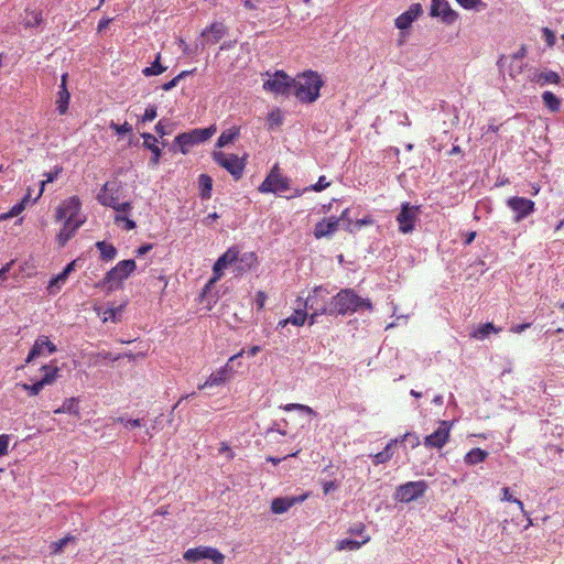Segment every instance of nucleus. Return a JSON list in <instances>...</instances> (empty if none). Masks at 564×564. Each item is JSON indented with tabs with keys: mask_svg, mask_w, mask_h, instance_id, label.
I'll list each match as a JSON object with an SVG mask.
<instances>
[{
	"mask_svg": "<svg viewBox=\"0 0 564 564\" xmlns=\"http://www.w3.org/2000/svg\"><path fill=\"white\" fill-rule=\"evenodd\" d=\"M292 94L302 104H312L319 98L324 82L314 70H305L293 78Z\"/></svg>",
	"mask_w": 564,
	"mask_h": 564,
	"instance_id": "obj_1",
	"label": "nucleus"
},
{
	"mask_svg": "<svg viewBox=\"0 0 564 564\" xmlns=\"http://www.w3.org/2000/svg\"><path fill=\"white\" fill-rule=\"evenodd\" d=\"M372 310L370 300L360 297L352 289H341L333 295L334 315L352 314L359 310Z\"/></svg>",
	"mask_w": 564,
	"mask_h": 564,
	"instance_id": "obj_2",
	"label": "nucleus"
},
{
	"mask_svg": "<svg viewBox=\"0 0 564 564\" xmlns=\"http://www.w3.org/2000/svg\"><path fill=\"white\" fill-rule=\"evenodd\" d=\"M304 307L315 312V315H334L333 296L324 285H317L304 301Z\"/></svg>",
	"mask_w": 564,
	"mask_h": 564,
	"instance_id": "obj_3",
	"label": "nucleus"
},
{
	"mask_svg": "<svg viewBox=\"0 0 564 564\" xmlns=\"http://www.w3.org/2000/svg\"><path fill=\"white\" fill-rule=\"evenodd\" d=\"M120 186L117 182H106L97 195V200L106 207L113 208L117 213L128 214L132 210L130 202L120 203Z\"/></svg>",
	"mask_w": 564,
	"mask_h": 564,
	"instance_id": "obj_4",
	"label": "nucleus"
},
{
	"mask_svg": "<svg viewBox=\"0 0 564 564\" xmlns=\"http://www.w3.org/2000/svg\"><path fill=\"white\" fill-rule=\"evenodd\" d=\"M183 558L188 563H198L202 560H210L213 564H224L225 555L216 547L199 545L191 547L183 553Z\"/></svg>",
	"mask_w": 564,
	"mask_h": 564,
	"instance_id": "obj_5",
	"label": "nucleus"
},
{
	"mask_svg": "<svg viewBox=\"0 0 564 564\" xmlns=\"http://www.w3.org/2000/svg\"><path fill=\"white\" fill-rule=\"evenodd\" d=\"M215 132V127L194 129L189 132L180 133L175 138V143L180 147L181 152L186 154L191 147L208 140Z\"/></svg>",
	"mask_w": 564,
	"mask_h": 564,
	"instance_id": "obj_6",
	"label": "nucleus"
},
{
	"mask_svg": "<svg viewBox=\"0 0 564 564\" xmlns=\"http://www.w3.org/2000/svg\"><path fill=\"white\" fill-rule=\"evenodd\" d=\"M293 78L284 70H276L268 80L263 83V89L268 93L281 96H289L293 89Z\"/></svg>",
	"mask_w": 564,
	"mask_h": 564,
	"instance_id": "obj_7",
	"label": "nucleus"
},
{
	"mask_svg": "<svg viewBox=\"0 0 564 564\" xmlns=\"http://www.w3.org/2000/svg\"><path fill=\"white\" fill-rule=\"evenodd\" d=\"M420 207L411 205L409 202L401 204V209L395 217L399 231L402 234H411L419 220Z\"/></svg>",
	"mask_w": 564,
	"mask_h": 564,
	"instance_id": "obj_8",
	"label": "nucleus"
},
{
	"mask_svg": "<svg viewBox=\"0 0 564 564\" xmlns=\"http://www.w3.org/2000/svg\"><path fill=\"white\" fill-rule=\"evenodd\" d=\"M82 208V203L78 196H70L64 199L56 208L55 218L57 221H78L85 220V218L79 217V212Z\"/></svg>",
	"mask_w": 564,
	"mask_h": 564,
	"instance_id": "obj_9",
	"label": "nucleus"
},
{
	"mask_svg": "<svg viewBox=\"0 0 564 564\" xmlns=\"http://www.w3.org/2000/svg\"><path fill=\"white\" fill-rule=\"evenodd\" d=\"M213 158L215 162L221 167L226 169L235 180H239L242 176L246 163L243 159H240L236 154H226L224 152H214Z\"/></svg>",
	"mask_w": 564,
	"mask_h": 564,
	"instance_id": "obj_10",
	"label": "nucleus"
},
{
	"mask_svg": "<svg viewBox=\"0 0 564 564\" xmlns=\"http://www.w3.org/2000/svg\"><path fill=\"white\" fill-rule=\"evenodd\" d=\"M289 187V180L281 174L278 165H274L259 186V191L261 193H281L288 191Z\"/></svg>",
	"mask_w": 564,
	"mask_h": 564,
	"instance_id": "obj_11",
	"label": "nucleus"
},
{
	"mask_svg": "<svg viewBox=\"0 0 564 564\" xmlns=\"http://www.w3.org/2000/svg\"><path fill=\"white\" fill-rule=\"evenodd\" d=\"M427 489L424 480L409 481L398 487L395 498L402 502H410L423 496Z\"/></svg>",
	"mask_w": 564,
	"mask_h": 564,
	"instance_id": "obj_12",
	"label": "nucleus"
},
{
	"mask_svg": "<svg viewBox=\"0 0 564 564\" xmlns=\"http://www.w3.org/2000/svg\"><path fill=\"white\" fill-rule=\"evenodd\" d=\"M245 354V350H240L238 354L231 356L228 360V362L220 367L217 371L213 372L204 383L198 386L199 390L210 388V387H218L225 384L232 372V369L229 367V362L234 361L235 359L241 357Z\"/></svg>",
	"mask_w": 564,
	"mask_h": 564,
	"instance_id": "obj_13",
	"label": "nucleus"
},
{
	"mask_svg": "<svg viewBox=\"0 0 564 564\" xmlns=\"http://www.w3.org/2000/svg\"><path fill=\"white\" fill-rule=\"evenodd\" d=\"M135 268V261L132 259L119 261L115 268L106 273L104 282L110 284V286L115 283H120L122 280L127 279Z\"/></svg>",
	"mask_w": 564,
	"mask_h": 564,
	"instance_id": "obj_14",
	"label": "nucleus"
},
{
	"mask_svg": "<svg viewBox=\"0 0 564 564\" xmlns=\"http://www.w3.org/2000/svg\"><path fill=\"white\" fill-rule=\"evenodd\" d=\"M507 206L516 214L514 221L519 223L535 209V203L525 197L513 196L508 198Z\"/></svg>",
	"mask_w": 564,
	"mask_h": 564,
	"instance_id": "obj_15",
	"label": "nucleus"
},
{
	"mask_svg": "<svg viewBox=\"0 0 564 564\" xmlns=\"http://www.w3.org/2000/svg\"><path fill=\"white\" fill-rule=\"evenodd\" d=\"M451 429V422L441 421L436 431L424 438V445L429 448H442L448 442Z\"/></svg>",
	"mask_w": 564,
	"mask_h": 564,
	"instance_id": "obj_16",
	"label": "nucleus"
},
{
	"mask_svg": "<svg viewBox=\"0 0 564 564\" xmlns=\"http://www.w3.org/2000/svg\"><path fill=\"white\" fill-rule=\"evenodd\" d=\"M239 250L236 247H231L227 249L225 253H223L213 267V279L210 282L218 281L224 275V270L238 260Z\"/></svg>",
	"mask_w": 564,
	"mask_h": 564,
	"instance_id": "obj_17",
	"label": "nucleus"
},
{
	"mask_svg": "<svg viewBox=\"0 0 564 564\" xmlns=\"http://www.w3.org/2000/svg\"><path fill=\"white\" fill-rule=\"evenodd\" d=\"M430 14L441 18L446 24H453L458 18V13L451 8L446 0H432Z\"/></svg>",
	"mask_w": 564,
	"mask_h": 564,
	"instance_id": "obj_18",
	"label": "nucleus"
},
{
	"mask_svg": "<svg viewBox=\"0 0 564 564\" xmlns=\"http://www.w3.org/2000/svg\"><path fill=\"white\" fill-rule=\"evenodd\" d=\"M56 350V345L52 343L47 336L42 335L35 339L26 357V362H31L33 359L40 356L51 355Z\"/></svg>",
	"mask_w": 564,
	"mask_h": 564,
	"instance_id": "obj_19",
	"label": "nucleus"
},
{
	"mask_svg": "<svg viewBox=\"0 0 564 564\" xmlns=\"http://www.w3.org/2000/svg\"><path fill=\"white\" fill-rule=\"evenodd\" d=\"M340 218L335 216L323 218L318 223H316L314 227V237L316 239H321L324 237H329L335 234L339 228Z\"/></svg>",
	"mask_w": 564,
	"mask_h": 564,
	"instance_id": "obj_20",
	"label": "nucleus"
},
{
	"mask_svg": "<svg viewBox=\"0 0 564 564\" xmlns=\"http://www.w3.org/2000/svg\"><path fill=\"white\" fill-rule=\"evenodd\" d=\"M227 26L221 22H213L208 28L203 30L202 36L205 37L206 43L215 44L219 42L227 34Z\"/></svg>",
	"mask_w": 564,
	"mask_h": 564,
	"instance_id": "obj_21",
	"label": "nucleus"
},
{
	"mask_svg": "<svg viewBox=\"0 0 564 564\" xmlns=\"http://www.w3.org/2000/svg\"><path fill=\"white\" fill-rule=\"evenodd\" d=\"M422 7L420 3H413L409 10L400 14L395 19V26L400 30L408 29L412 22L421 14Z\"/></svg>",
	"mask_w": 564,
	"mask_h": 564,
	"instance_id": "obj_22",
	"label": "nucleus"
},
{
	"mask_svg": "<svg viewBox=\"0 0 564 564\" xmlns=\"http://www.w3.org/2000/svg\"><path fill=\"white\" fill-rule=\"evenodd\" d=\"M305 496L301 497H278L271 502V511L275 514H282L291 509L295 503L302 502Z\"/></svg>",
	"mask_w": 564,
	"mask_h": 564,
	"instance_id": "obj_23",
	"label": "nucleus"
},
{
	"mask_svg": "<svg viewBox=\"0 0 564 564\" xmlns=\"http://www.w3.org/2000/svg\"><path fill=\"white\" fill-rule=\"evenodd\" d=\"M69 100H70V94L67 89V74H64L62 76L59 90L57 93V98L55 101L57 111L59 115H65L67 112L68 106H69Z\"/></svg>",
	"mask_w": 564,
	"mask_h": 564,
	"instance_id": "obj_24",
	"label": "nucleus"
},
{
	"mask_svg": "<svg viewBox=\"0 0 564 564\" xmlns=\"http://www.w3.org/2000/svg\"><path fill=\"white\" fill-rule=\"evenodd\" d=\"M85 223V220L74 221H64L63 228L56 236V240L59 247H64L69 239H72L78 228Z\"/></svg>",
	"mask_w": 564,
	"mask_h": 564,
	"instance_id": "obj_25",
	"label": "nucleus"
},
{
	"mask_svg": "<svg viewBox=\"0 0 564 564\" xmlns=\"http://www.w3.org/2000/svg\"><path fill=\"white\" fill-rule=\"evenodd\" d=\"M143 145L152 152V156L150 159V164L152 166L158 165L161 158V149L158 145L156 138L151 133H142Z\"/></svg>",
	"mask_w": 564,
	"mask_h": 564,
	"instance_id": "obj_26",
	"label": "nucleus"
},
{
	"mask_svg": "<svg viewBox=\"0 0 564 564\" xmlns=\"http://www.w3.org/2000/svg\"><path fill=\"white\" fill-rule=\"evenodd\" d=\"M41 371L43 372L41 381L44 386L53 384L61 377V369L53 361L43 365Z\"/></svg>",
	"mask_w": 564,
	"mask_h": 564,
	"instance_id": "obj_27",
	"label": "nucleus"
},
{
	"mask_svg": "<svg viewBox=\"0 0 564 564\" xmlns=\"http://www.w3.org/2000/svg\"><path fill=\"white\" fill-rule=\"evenodd\" d=\"M371 540L369 534H366L361 541L351 540V539H341L336 542L335 549L336 551H356L359 550L362 545L367 544Z\"/></svg>",
	"mask_w": 564,
	"mask_h": 564,
	"instance_id": "obj_28",
	"label": "nucleus"
},
{
	"mask_svg": "<svg viewBox=\"0 0 564 564\" xmlns=\"http://www.w3.org/2000/svg\"><path fill=\"white\" fill-rule=\"evenodd\" d=\"M78 398H68L64 400L63 404L54 410L55 414H73L75 416H79V408H78Z\"/></svg>",
	"mask_w": 564,
	"mask_h": 564,
	"instance_id": "obj_29",
	"label": "nucleus"
},
{
	"mask_svg": "<svg viewBox=\"0 0 564 564\" xmlns=\"http://www.w3.org/2000/svg\"><path fill=\"white\" fill-rule=\"evenodd\" d=\"M29 198H30V194H26L21 199V202H19L14 206H12L9 212L0 214V221H6L10 218H13V217H17L18 215H20L25 209Z\"/></svg>",
	"mask_w": 564,
	"mask_h": 564,
	"instance_id": "obj_30",
	"label": "nucleus"
},
{
	"mask_svg": "<svg viewBox=\"0 0 564 564\" xmlns=\"http://www.w3.org/2000/svg\"><path fill=\"white\" fill-rule=\"evenodd\" d=\"M43 22V17L41 11L36 10H25V18L23 21V25L26 29L37 28Z\"/></svg>",
	"mask_w": 564,
	"mask_h": 564,
	"instance_id": "obj_31",
	"label": "nucleus"
},
{
	"mask_svg": "<svg viewBox=\"0 0 564 564\" xmlns=\"http://www.w3.org/2000/svg\"><path fill=\"white\" fill-rule=\"evenodd\" d=\"M96 247L99 250L100 258L104 261L113 260L117 256V249L111 243H108L106 241H98V242H96Z\"/></svg>",
	"mask_w": 564,
	"mask_h": 564,
	"instance_id": "obj_32",
	"label": "nucleus"
},
{
	"mask_svg": "<svg viewBox=\"0 0 564 564\" xmlns=\"http://www.w3.org/2000/svg\"><path fill=\"white\" fill-rule=\"evenodd\" d=\"M501 332V328L495 327L492 323H485L480 325L476 330H474L470 336L476 339H484L486 338L490 333L498 334Z\"/></svg>",
	"mask_w": 564,
	"mask_h": 564,
	"instance_id": "obj_33",
	"label": "nucleus"
},
{
	"mask_svg": "<svg viewBox=\"0 0 564 564\" xmlns=\"http://www.w3.org/2000/svg\"><path fill=\"white\" fill-rule=\"evenodd\" d=\"M488 457V453L481 448H473L465 456V463L468 465H476L484 462Z\"/></svg>",
	"mask_w": 564,
	"mask_h": 564,
	"instance_id": "obj_34",
	"label": "nucleus"
},
{
	"mask_svg": "<svg viewBox=\"0 0 564 564\" xmlns=\"http://www.w3.org/2000/svg\"><path fill=\"white\" fill-rule=\"evenodd\" d=\"M166 70V67L165 66H162L161 64V53H159L155 57V61L151 64V66L149 67H145L143 70H142V74L145 76V77H151V76H158V75H161L162 73H164Z\"/></svg>",
	"mask_w": 564,
	"mask_h": 564,
	"instance_id": "obj_35",
	"label": "nucleus"
},
{
	"mask_svg": "<svg viewBox=\"0 0 564 564\" xmlns=\"http://www.w3.org/2000/svg\"><path fill=\"white\" fill-rule=\"evenodd\" d=\"M202 198L208 199L213 188V178L207 174H200L198 177Z\"/></svg>",
	"mask_w": 564,
	"mask_h": 564,
	"instance_id": "obj_36",
	"label": "nucleus"
},
{
	"mask_svg": "<svg viewBox=\"0 0 564 564\" xmlns=\"http://www.w3.org/2000/svg\"><path fill=\"white\" fill-rule=\"evenodd\" d=\"M398 442V440H391L384 447L383 451L377 453L375 456H373V464L375 465H379V464H383L388 460L391 459L392 457V452H391V448L392 446Z\"/></svg>",
	"mask_w": 564,
	"mask_h": 564,
	"instance_id": "obj_37",
	"label": "nucleus"
},
{
	"mask_svg": "<svg viewBox=\"0 0 564 564\" xmlns=\"http://www.w3.org/2000/svg\"><path fill=\"white\" fill-rule=\"evenodd\" d=\"M542 100L544 106L552 112H556L560 110L561 100L552 91H544L542 94Z\"/></svg>",
	"mask_w": 564,
	"mask_h": 564,
	"instance_id": "obj_38",
	"label": "nucleus"
},
{
	"mask_svg": "<svg viewBox=\"0 0 564 564\" xmlns=\"http://www.w3.org/2000/svg\"><path fill=\"white\" fill-rule=\"evenodd\" d=\"M239 134V129L236 128V127H232L224 132H221V134L219 135L218 140H217V145L219 148H224L226 147L227 144L231 143Z\"/></svg>",
	"mask_w": 564,
	"mask_h": 564,
	"instance_id": "obj_39",
	"label": "nucleus"
},
{
	"mask_svg": "<svg viewBox=\"0 0 564 564\" xmlns=\"http://www.w3.org/2000/svg\"><path fill=\"white\" fill-rule=\"evenodd\" d=\"M126 215L127 214L124 213H117L113 217V221L116 225L121 226L122 229L127 231L133 230L137 227L135 221L128 218Z\"/></svg>",
	"mask_w": 564,
	"mask_h": 564,
	"instance_id": "obj_40",
	"label": "nucleus"
},
{
	"mask_svg": "<svg viewBox=\"0 0 564 564\" xmlns=\"http://www.w3.org/2000/svg\"><path fill=\"white\" fill-rule=\"evenodd\" d=\"M17 387H20L23 389L29 397H36L40 394V392L44 389V383H42L41 379L36 382L29 384V383H17Z\"/></svg>",
	"mask_w": 564,
	"mask_h": 564,
	"instance_id": "obj_41",
	"label": "nucleus"
},
{
	"mask_svg": "<svg viewBox=\"0 0 564 564\" xmlns=\"http://www.w3.org/2000/svg\"><path fill=\"white\" fill-rule=\"evenodd\" d=\"M67 279H68V276L65 273H63V272L58 273L56 276H54L53 279L50 280L48 286H47L48 292L51 294H54L57 291H59L61 286L66 282Z\"/></svg>",
	"mask_w": 564,
	"mask_h": 564,
	"instance_id": "obj_42",
	"label": "nucleus"
},
{
	"mask_svg": "<svg viewBox=\"0 0 564 564\" xmlns=\"http://www.w3.org/2000/svg\"><path fill=\"white\" fill-rule=\"evenodd\" d=\"M307 319V312L303 308L295 310L294 313L289 317L292 325L303 326Z\"/></svg>",
	"mask_w": 564,
	"mask_h": 564,
	"instance_id": "obj_43",
	"label": "nucleus"
},
{
	"mask_svg": "<svg viewBox=\"0 0 564 564\" xmlns=\"http://www.w3.org/2000/svg\"><path fill=\"white\" fill-rule=\"evenodd\" d=\"M561 80L560 75L556 72L547 70L542 72L539 75V82H541L542 85L544 84H558Z\"/></svg>",
	"mask_w": 564,
	"mask_h": 564,
	"instance_id": "obj_44",
	"label": "nucleus"
},
{
	"mask_svg": "<svg viewBox=\"0 0 564 564\" xmlns=\"http://www.w3.org/2000/svg\"><path fill=\"white\" fill-rule=\"evenodd\" d=\"M194 70H183L177 76L172 78L170 82L162 85V89L165 91H169L177 86L181 79L185 78L186 76L191 75Z\"/></svg>",
	"mask_w": 564,
	"mask_h": 564,
	"instance_id": "obj_45",
	"label": "nucleus"
},
{
	"mask_svg": "<svg viewBox=\"0 0 564 564\" xmlns=\"http://www.w3.org/2000/svg\"><path fill=\"white\" fill-rule=\"evenodd\" d=\"M267 120L270 128L280 127L283 122V117L280 109H274L269 112Z\"/></svg>",
	"mask_w": 564,
	"mask_h": 564,
	"instance_id": "obj_46",
	"label": "nucleus"
},
{
	"mask_svg": "<svg viewBox=\"0 0 564 564\" xmlns=\"http://www.w3.org/2000/svg\"><path fill=\"white\" fill-rule=\"evenodd\" d=\"M74 540H75V538H74V536H72V535H67V536H65V538H63V539H59V540H57V541L52 542V543H51V545H50L51 552H52L53 554H57V553H59V552L63 550V547H64L68 542L74 541Z\"/></svg>",
	"mask_w": 564,
	"mask_h": 564,
	"instance_id": "obj_47",
	"label": "nucleus"
},
{
	"mask_svg": "<svg viewBox=\"0 0 564 564\" xmlns=\"http://www.w3.org/2000/svg\"><path fill=\"white\" fill-rule=\"evenodd\" d=\"M502 500L505 501H509V502H513L518 506V508L520 509V511L523 513V514H527V511L524 509V506H523V502L517 498H514L511 494H510V490L508 487H503L502 488Z\"/></svg>",
	"mask_w": 564,
	"mask_h": 564,
	"instance_id": "obj_48",
	"label": "nucleus"
},
{
	"mask_svg": "<svg viewBox=\"0 0 564 564\" xmlns=\"http://www.w3.org/2000/svg\"><path fill=\"white\" fill-rule=\"evenodd\" d=\"M284 409L286 411L297 410V411L304 412L308 415H316V412L311 406L305 405V404L291 403V404H288Z\"/></svg>",
	"mask_w": 564,
	"mask_h": 564,
	"instance_id": "obj_49",
	"label": "nucleus"
},
{
	"mask_svg": "<svg viewBox=\"0 0 564 564\" xmlns=\"http://www.w3.org/2000/svg\"><path fill=\"white\" fill-rule=\"evenodd\" d=\"M348 533L351 535H359L364 539L367 533L366 524L362 522L355 523L348 529Z\"/></svg>",
	"mask_w": 564,
	"mask_h": 564,
	"instance_id": "obj_50",
	"label": "nucleus"
},
{
	"mask_svg": "<svg viewBox=\"0 0 564 564\" xmlns=\"http://www.w3.org/2000/svg\"><path fill=\"white\" fill-rule=\"evenodd\" d=\"M109 127L116 131L117 134H124L132 131V126L129 122H124L122 124H118L113 121L110 122Z\"/></svg>",
	"mask_w": 564,
	"mask_h": 564,
	"instance_id": "obj_51",
	"label": "nucleus"
},
{
	"mask_svg": "<svg viewBox=\"0 0 564 564\" xmlns=\"http://www.w3.org/2000/svg\"><path fill=\"white\" fill-rule=\"evenodd\" d=\"M62 172H63L62 166H59V165L54 166V169L52 171L44 174V176H45L44 183L54 182Z\"/></svg>",
	"mask_w": 564,
	"mask_h": 564,
	"instance_id": "obj_52",
	"label": "nucleus"
},
{
	"mask_svg": "<svg viewBox=\"0 0 564 564\" xmlns=\"http://www.w3.org/2000/svg\"><path fill=\"white\" fill-rule=\"evenodd\" d=\"M155 118H156V107L154 105H150L147 107L141 120L143 122H148V121L154 120Z\"/></svg>",
	"mask_w": 564,
	"mask_h": 564,
	"instance_id": "obj_53",
	"label": "nucleus"
},
{
	"mask_svg": "<svg viewBox=\"0 0 564 564\" xmlns=\"http://www.w3.org/2000/svg\"><path fill=\"white\" fill-rule=\"evenodd\" d=\"M542 34H543L544 41L546 42V44L549 46H553L555 44L556 39H555V34L552 30H550L549 28H543Z\"/></svg>",
	"mask_w": 564,
	"mask_h": 564,
	"instance_id": "obj_54",
	"label": "nucleus"
},
{
	"mask_svg": "<svg viewBox=\"0 0 564 564\" xmlns=\"http://www.w3.org/2000/svg\"><path fill=\"white\" fill-rule=\"evenodd\" d=\"M10 436L8 434L0 435V457L8 454Z\"/></svg>",
	"mask_w": 564,
	"mask_h": 564,
	"instance_id": "obj_55",
	"label": "nucleus"
},
{
	"mask_svg": "<svg viewBox=\"0 0 564 564\" xmlns=\"http://www.w3.org/2000/svg\"><path fill=\"white\" fill-rule=\"evenodd\" d=\"M93 357L96 360H98V359H102V360L110 359L112 361H117V360H119L121 358L120 355H112L109 351H101V352H98V354L94 355Z\"/></svg>",
	"mask_w": 564,
	"mask_h": 564,
	"instance_id": "obj_56",
	"label": "nucleus"
},
{
	"mask_svg": "<svg viewBox=\"0 0 564 564\" xmlns=\"http://www.w3.org/2000/svg\"><path fill=\"white\" fill-rule=\"evenodd\" d=\"M116 421L120 422L121 424H123L127 427H139V426H141V420H139V419L126 420L124 417L120 416V417H117Z\"/></svg>",
	"mask_w": 564,
	"mask_h": 564,
	"instance_id": "obj_57",
	"label": "nucleus"
},
{
	"mask_svg": "<svg viewBox=\"0 0 564 564\" xmlns=\"http://www.w3.org/2000/svg\"><path fill=\"white\" fill-rule=\"evenodd\" d=\"M328 186H329V182H326V177L319 176L318 181L314 185H312L311 188L315 192H321Z\"/></svg>",
	"mask_w": 564,
	"mask_h": 564,
	"instance_id": "obj_58",
	"label": "nucleus"
},
{
	"mask_svg": "<svg viewBox=\"0 0 564 564\" xmlns=\"http://www.w3.org/2000/svg\"><path fill=\"white\" fill-rule=\"evenodd\" d=\"M267 294L263 291H258L256 295V304L258 310H262L265 305Z\"/></svg>",
	"mask_w": 564,
	"mask_h": 564,
	"instance_id": "obj_59",
	"label": "nucleus"
},
{
	"mask_svg": "<svg viewBox=\"0 0 564 564\" xmlns=\"http://www.w3.org/2000/svg\"><path fill=\"white\" fill-rule=\"evenodd\" d=\"M13 261L8 262L0 269V285L7 280V274L11 270Z\"/></svg>",
	"mask_w": 564,
	"mask_h": 564,
	"instance_id": "obj_60",
	"label": "nucleus"
},
{
	"mask_svg": "<svg viewBox=\"0 0 564 564\" xmlns=\"http://www.w3.org/2000/svg\"><path fill=\"white\" fill-rule=\"evenodd\" d=\"M219 453H225L229 460L234 459V457H235V453L232 452V449L225 442H223L220 444Z\"/></svg>",
	"mask_w": 564,
	"mask_h": 564,
	"instance_id": "obj_61",
	"label": "nucleus"
},
{
	"mask_svg": "<svg viewBox=\"0 0 564 564\" xmlns=\"http://www.w3.org/2000/svg\"><path fill=\"white\" fill-rule=\"evenodd\" d=\"M372 224H373V219L370 216H367L365 218L357 219L355 223V226L357 228H361L362 226H368V225H372Z\"/></svg>",
	"mask_w": 564,
	"mask_h": 564,
	"instance_id": "obj_62",
	"label": "nucleus"
},
{
	"mask_svg": "<svg viewBox=\"0 0 564 564\" xmlns=\"http://www.w3.org/2000/svg\"><path fill=\"white\" fill-rule=\"evenodd\" d=\"M530 326H531L530 323L518 324V325L512 326L510 328V332L516 333V334H520L523 330H525L527 328H529Z\"/></svg>",
	"mask_w": 564,
	"mask_h": 564,
	"instance_id": "obj_63",
	"label": "nucleus"
},
{
	"mask_svg": "<svg viewBox=\"0 0 564 564\" xmlns=\"http://www.w3.org/2000/svg\"><path fill=\"white\" fill-rule=\"evenodd\" d=\"M112 20H113L112 18L101 19L98 22V26H97L98 32H101L102 30L107 29L108 25L112 22Z\"/></svg>",
	"mask_w": 564,
	"mask_h": 564,
	"instance_id": "obj_64",
	"label": "nucleus"
}]
</instances>
